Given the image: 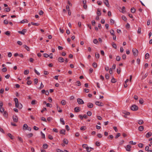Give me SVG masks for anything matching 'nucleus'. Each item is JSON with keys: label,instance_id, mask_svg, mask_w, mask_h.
I'll return each instance as SVG.
<instances>
[{"label": "nucleus", "instance_id": "393cba45", "mask_svg": "<svg viewBox=\"0 0 152 152\" xmlns=\"http://www.w3.org/2000/svg\"><path fill=\"white\" fill-rule=\"evenodd\" d=\"M131 11L132 13H134L135 12L136 10L134 7H132L131 9Z\"/></svg>", "mask_w": 152, "mask_h": 152}, {"label": "nucleus", "instance_id": "680f3d73", "mask_svg": "<svg viewBox=\"0 0 152 152\" xmlns=\"http://www.w3.org/2000/svg\"><path fill=\"white\" fill-rule=\"evenodd\" d=\"M113 135H110L109 136V137H108V139H110L111 140H112L113 139Z\"/></svg>", "mask_w": 152, "mask_h": 152}, {"label": "nucleus", "instance_id": "c85d7f7f", "mask_svg": "<svg viewBox=\"0 0 152 152\" xmlns=\"http://www.w3.org/2000/svg\"><path fill=\"white\" fill-rule=\"evenodd\" d=\"M138 123L139 124H142L143 123V121L142 120H140L138 121Z\"/></svg>", "mask_w": 152, "mask_h": 152}, {"label": "nucleus", "instance_id": "6e6552de", "mask_svg": "<svg viewBox=\"0 0 152 152\" xmlns=\"http://www.w3.org/2000/svg\"><path fill=\"white\" fill-rule=\"evenodd\" d=\"M125 147L126 148V150L127 151H131V146L130 145H127L126 146V147Z\"/></svg>", "mask_w": 152, "mask_h": 152}, {"label": "nucleus", "instance_id": "f257e3e1", "mask_svg": "<svg viewBox=\"0 0 152 152\" xmlns=\"http://www.w3.org/2000/svg\"><path fill=\"white\" fill-rule=\"evenodd\" d=\"M131 109L133 111H136L138 109V107L135 104H133L131 107Z\"/></svg>", "mask_w": 152, "mask_h": 152}, {"label": "nucleus", "instance_id": "20e7f679", "mask_svg": "<svg viewBox=\"0 0 152 152\" xmlns=\"http://www.w3.org/2000/svg\"><path fill=\"white\" fill-rule=\"evenodd\" d=\"M12 119H13V121L14 122H18V118L16 115H13L12 116Z\"/></svg>", "mask_w": 152, "mask_h": 152}, {"label": "nucleus", "instance_id": "f704fd0d", "mask_svg": "<svg viewBox=\"0 0 152 152\" xmlns=\"http://www.w3.org/2000/svg\"><path fill=\"white\" fill-rule=\"evenodd\" d=\"M29 73V71L28 70H26L24 71V73L25 75H27Z\"/></svg>", "mask_w": 152, "mask_h": 152}, {"label": "nucleus", "instance_id": "603ef678", "mask_svg": "<svg viewBox=\"0 0 152 152\" xmlns=\"http://www.w3.org/2000/svg\"><path fill=\"white\" fill-rule=\"evenodd\" d=\"M121 136V134L120 133H118L117 134L116 136H115V138L116 139L118 137H120Z\"/></svg>", "mask_w": 152, "mask_h": 152}, {"label": "nucleus", "instance_id": "3c124183", "mask_svg": "<svg viewBox=\"0 0 152 152\" xmlns=\"http://www.w3.org/2000/svg\"><path fill=\"white\" fill-rule=\"evenodd\" d=\"M33 135V134L32 133H30L28 134L27 135V136L29 137H32Z\"/></svg>", "mask_w": 152, "mask_h": 152}, {"label": "nucleus", "instance_id": "58836bf2", "mask_svg": "<svg viewBox=\"0 0 152 152\" xmlns=\"http://www.w3.org/2000/svg\"><path fill=\"white\" fill-rule=\"evenodd\" d=\"M110 34L112 35L114 34V31L113 29H111V30H110Z\"/></svg>", "mask_w": 152, "mask_h": 152}, {"label": "nucleus", "instance_id": "0eeeda50", "mask_svg": "<svg viewBox=\"0 0 152 152\" xmlns=\"http://www.w3.org/2000/svg\"><path fill=\"white\" fill-rule=\"evenodd\" d=\"M26 31L27 30L26 29H23L21 31H18V33L20 34L24 35L25 34V33L26 32Z\"/></svg>", "mask_w": 152, "mask_h": 152}, {"label": "nucleus", "instance_id": "e2e57ef3", "mask_svg": "<svg viewBox=\"0 0 152 152\" xmlns=\"http://www.w3.org/2000/svg\"><path fill=\"white\" fill-rule=\"evenodd\" d=\"M122 18L125 21H126V17L124 16V15H123L122 17Z\"/></svg>", "mask_w": 152, "mask_h": 152}, {"label": "nucleus", "instance_id": "c756f323", "mask_svg": "<svg viewBox=\"0 0 152 152\" xmlns=\"http://www.w3.org/2000/svg\"><path fill=\"white\" fill-rule=\"evenodd\" d=\"M19 140L21 142H23V140L22 139V138L20 137H18Z\"/></svg>", "mask_w": 152, "mask_h": 152}, {"label": "nucleus", "instance_id": "13d9d810", "mask_svg": "<svg viewBox=\"0 0 152 152\" xmlns=\"http://www.w3.org/2000/svg\"><path fill=\"white\" fill-rule=\"evenodd\" d=\"M46 105L48 107H52V105L51 104H50L49 103H48L46 104Z\"/></svg>", "mask_w": 152, "mask_h": 152}, {"label": "nucleus", "instance_id": "7ed1b4c3", "mask_svg": "<svg viewBox=\"0 0 152 152\" xmlns=\"http://www.w3.org/2000/svg\"><path fill=\"white\" fill-rule=\"evenodd\" d=\"M14 101L15 102V107H16L18 108H19V103L18 99L17 98H15L14 99Z\"/></svg>", "mask_w": 152, "mask_h": 152}, {"label": "nucleus", "instance_id": "aec40b11", "mask_svg": "<svg viewBox=\"0 0 152 152\" xmlns=\"http://www.w3.org/2000/svg\"><path fill=\"white\" fill-rule=\"evenodd\" d=\"M149 54L148 53H147L145 55V58L146 59H148L149 58Z\"/></svg>", "mask_w": 152, "mask_h": 152}, {"label": "nucleus", "instance_id": "cd10ccee", "mask_svg": "<svg viewBox=\"0 0 152 152\" xmlns=\"http://www.w3.org/2000/svg\"><path fill=\"white\" fill-rule=\"evenodd\" d=\"M60 121L62 123V124L63 125L65 124V122L63 120V119L62 118H60Z\"/></svg>", "mask_w": 152, "mask_h": 152}, {"label": "nucleus", "instance_id": "a19ab883", "mask_svg": "<svg viewBox=\"0 0 152 152\" xmlns=\"http://www.w3.org/2000/svg\"><path fill=\"white\" fill-rule=\"evenodd\" d=\"M10 32L9 31H6L5 33V34L6 35H7V36H10Z\"/></svg>", "mask_w": 152, "mask_h": 152}, {"label": "nucleus", "instance_id": "6ab92c4d", "mask_svg": "<svg viewBox=\"0 0 152 152\" xmlns=\"http://www.w3.org/2000/svg\"><path fill=\"white\" fill-rule=\"evenodd\" d=\"M28 20L27 19H24L23 20H22L20 21V23H28Z\"/></svg>", "mask_w": 152, "mask_h": 152}, {"label": "nucleus", "instance_id": "49530a36", "mask_svg": "<svg viewBox=\"0 0 152 152\" xmlns=\"http://www.w3.org/2000/svg\"><path fill=\"white\" fill-rule=\"evenodd\" d=\"M140 103L141 104H142L143 103V100L142 99H140L139 101Z\"/></svg>", "mask_w": 152, "mask_h": 152}, {"label": "nucleus", "instance_id": "79ce46f5", "mask_svg": "<svg viewBox=\"0 0 152 152\" xmlns=\"http://www.w3.org/2000/svg\"><path fill=\"white\" fill-rule=\"evenodd\" d=\"M106 79L108 80L109 78V75L108 74H106L105 75Z\"/></svg>", "mask_w": 152, "mask_h": 152}, {"label": "nucleus", "instance_id": "2f4dec72", "mask_svg": "<svg viewBox=\"0 0 152 152\" xmlns=\"http://www.w3.org/2000/svg\"><path fill=\"white\" fill-rule=\"evenodd\" d=\"M4 110L3 107H1L0 108V112L2 113L4 111Z\"/></svg>", "mask_w": 152, "mask_h": 152}, {"label": "nucleus", "instance_id": "09e8293b", "mask_svg": "<svg viewBox=\"0 0 152 152\" xmlns=\"http://www.w3.org/2000/svg\"><path fill=\"white\" fill-rule=\"evenodd\" d=\"M122 11L121 12L122 13H124L125 10V7H123L121 9Z\"/></svg>", "mask_w": 152, "mask_h": 152}, {"label": "nucleus", "instance_id": "2eb2a0df", "mask_svg": "<svg viewBox=\"0 0 152 152\" xmlns=\"http://www.w3.org/2000/svg\"><path fill=\"white\" fill-rule=\"evenodd\" d=\"M152 135V133L151 132H148L146 135V137L147 138L150 137Z\"/></svg>", "mask_w": 152, "mask_h": 152}, {"label": "nucleus", "instance_id": "a211bd4d", "mask_svg": "<svg viewBox=\"0 0 152 152\" xmlns=\"http://www.w3.org/2000/svg\"><path fill=\"white\" fill-rule=\"evenodd\" d=\"M144 129V127L143 126H140L138 127V130L140 131H142Z\"/></svg>", "mask_w": 152, "mask_h": 152}, {"label": "nucleus", "instance_id": "4c0bfd02", "mask_svg": "<svg viewBox=\"0 0 152 152\" xmlns=\"http://www.w3.org/2000/svg\"><path fill=\"white\" fill-rule=\"evenodd\" d=\"M43 147L44 148L46 149L48 147V145L47 144H44L43 145Z\"/></svg>", "mask_w": 152, "mask_h": 152}, {"label": "nucleus", "instance_id": "9b49d317", "mask_svg": "<svg viewBox=\"0 0 152 152\" xmlns=\"http://www.w3.org/2000/svg\"><path fill=\"white\" fill-rule=\"evenodd\" d=\"M64 61V59L62 57H60L58 58V61L60 62H63Z\"/></svg>", "mask_w": 152, "mask_h": 152}, {"label": "nucleus", "instance_id": "ddd939ff", "mask_svg": "<svg viewBox=\"0 0 152 152\" xmlns=\"http://www.w3.org/2000/svg\"><path fill=\"white\" fill-rule=\"evenodd\" d=\"M28 126L26 124H24L23 126V130H27V128H28Z\"/></svg>", "mask_w": 152, "mask_h": 152}, {"label": "nucleus", "instance_id": "69168bd1", "mask_svg": "<svg viewBox=\"0 0 152 152\" xmlns=\"http://www.w3.org/2000/svg\"><path fill=\"white\" fill-rule=\"evenodd\" d=\"M4 24H7L9 22L7 20H4Z\"/></svg>", "mask_w": 152, "mask_h": 152}, {"label": "nucleus", "instance_id": "5fc2aeb1", "mask_svg": "<svg viewBox=\"0 0 152 152\" xmlns=\"http://www.w3.org/2000/svg\"><path fill=\"white\" fill-rule=\"evenodd\" d=\"M41 120L43 121H44L46 122H47L45 118L44 117H41Z\"/></svg>", "mask_w": 152, "mask_h": 152}, {"label": "nucleus", "instance_id": "72a5a7b5", "mask_svg": "<svg viewBox=\"0 0 152 152\" xmlns=\"http://www.w3.org/2000/svg\"><path fill=\"white\" fill-rule=\"evenodd\" d=\"M86 129V126H82L80 128V129L82 130H84Z\"/></svg>", "mask_w": 152, "mask_h": 152}, {"label": "nucleus", "instance_id": "39448f33", "mask_svg": "<svg viewBox=\"0 0 152 152\" xmlns=\"http://www.w3.org/2000/svg\"><path fill=\"white\" fill-rule=\"evenodd\" d=\"M77 102L79 104H83L84 103L83 100L80 98H78L77 99Z\"/></svg>", "mask_w": 152, "mask_h": 152}, {"label": "nucleus", "instance_id": "e433bc0d", "mask_svg": "<svg viewBox=\"0 0 152 152\" xmlns=\"http://www.w3.org/2000/svg\"><path fill=\"white\" fill-rule=\"evenodd\" d=\"M117 72L118 74H119L121 72V68L120 67H119L117 69Z\"/></svg>", "mask_w": 152, "mask_h": 152}, {"label": "nucleus", "instance_id": "4be33fe9", "mask_svg": "<svg viewBox=\"0 0 152 152\" xmlns=\"http://www.w3.org/2000/svg\"><path fill=\"white\" fill-rule=\"evenodd\" d=\"M123 113L126 115H129L130 114V113L129 112L126 111H123Z\"/></svg>", "mask_w": 152, "mask_h": 152}, {"label": "nucleus", "instance_id": "052dcab7", "mask_svg": "<svg viewBox=\"0 0 152 152\" xmlns=\"http://www.w3.org/2000/svg\"><path fill=\"white\" fill-rule=\"evenodd\" d=\"M96 145L98 146H100V143L99 142H98V141H96Z\"/></svg>", "mask_w": 152, "mask_h": 152}, {"label": "nucleus", "instance_id": "b1692460", "mask_svg": "<svg viewBox=\"0 0 152 152\" xmlns=\"http://www.w3.org/2000/svg\"><path fill=\"white\" fill-rule=\"evenodd\" d=\"M57 109L58 110V111L59 112H60V113H61L62 112V110H61L60 108V107H59L58 106L57 104Z\"/></svg>", "mask_w": 152, "mask_h": 152}, {"label": "nucleus", "instance_id": "8fccbe9b", "mask_svg": "<svg viewBox=\"0 0 152 152\" xmlns=\"http://www.w3.org/2000/svg\"><path fill=\"white\" fill-rule=\"evenodd\" d=\"M121 59V57L119 56H117L116 58V60L118 61H120Z\"/></svg>", "mask_w": 152, "mask_h": 152}, {"label": "nucleus", "instance_id": "4d7b16f0", "mask_svg": "<svg viewBox=\"0 0 152 152\" xmlns=\"http://www.w3.org/2000/svg\"><path fill=\"white\" fill-rule=\"evenodd\" d=\"M41 134L42 136V137L43 138L45 139V134L44 133H43L42 132H41Z\"/></svg>", "mask_w": 152, "mask_h": 152}, {"label": "nucleus", "instance_id": "dca6fc26", "mask_svg": "<svg viewBox=\"0 0 152 152\" xmlns=\"http://www.w3.org/2000/svg\"><path fill=\"white\" fill-rule=\"evenodd\" d=\"M97 14L98 16H100L101 15V13L100 12V9L98 8L97 9Z\"/></svg>", "mask_w": 152, "mask_h": 152}, {"label": "nucleus", "instance_id": "4468645a", "mask_svg": "<svg viewBox=\"0 0 152 152\" xmlns=\"http://www.w3.org/2000/svg\"><path fill=\"white\" fill-rule=\"evenodd\" d=\"M65 130L64 129H63L60 130V134H63L64 135H65Z\"/></svg>", "mask_w": 152, "mask_h": 152}, {"label": "nucleus", "instance_id": "864d4df0", "mask_svg": "<svg viewBox=\"0 0 152 152\" xmlns=\"http://www.w3.org/2000/svg\"><path fill=\"white\" fill-rule=\"evenodd\" d=\"M95 55V56H96V58H99V53H96Z\"/></svg>", "mask_w": 152, "mask_h": 152}, {"label": "nucleus", "instance_id": "ea45409f", "mask_svg": "<svg viewBox=\"0 0 152 152\" xmlns=\"http://www.w3.org/2000/svg\"><path fill=\"white\" fill-rule=\"evenodd\" d=\"M8 115V114H7V111H4V114H3V115L4 116V117H6V116H7Z\"/></svg>", "mask_w": 152, "mask_h": 152}, {"label": "nucleus", "instance_id": "473e14b6", "mask_svg": "<svg viewBox=\"0 0 152 152\" xmlns=\"http://www.w3.org/2000/svg\"><path fill=\"white\" fill-rule=\"evenodd\" d=\"M37 103V101L35 100H33L31 102V104H35Z\"/></svg>", "mask_w": 152, "mask_h": 152}, {"label": "nucleus", "instance_id": "f8f14e48", "mask_svg": "<svg viewBox=\"0 0 152 152\" xmlns=\"http://www.w3.org/2000/svg\"><path fill=\"white\" fill-rule=\"evenodd\" d=\"M75 111L76 112H78L80 111V109L79 107H76L74 109Z\"/></svg>", "mask_w": 152, "mask_h": 152}, {"label": "nucleus", "instance_id": "0e129e2a", "mask_svg": "<svg viewBox=\"0 0 152 152\" xmlns=\"http://www.w3.org/2000/svg\"><path fill=\"white\" fill-rule=\"evenodd\" d=\"M84 91L87 93L89 92V90L88 89L85 88L84 89Z\"/></svg>", "mask_w": 152, "mask_h": 152}, {"label": "nucleus", "instance_id": "bb28decb", "mask_svg": "<svg viewBox=\"0 0 152 152\" xmlns=\"http://www.w3.org/2000/svg\"><path fill=\"white\" fill-rule=\"evenodd\" d=\"M24 48L27 50L28 51H30V48H29L27 46V45H24Z\"/></svg>", "mask_w": 152, "mask_h": 152}, {"label": "nucleus", "instance_id": "5701e85b", "mask_svg": "<svg viewBox=\"0 0 152 152\" xmlns=\"http://www.w3.org/2000/svg\"><path fill=\"white\" fill-rule=\"evenodd\" d=\"M63 142L66 144H67L68 142V140L66 139H64L63 140Z\"/></svg>", "mask_w": 152, "mask_h": 152}, {"label": "nucleus", "instance_id": "6e6d98bb", "mask_svg": "<svg viewBox=\"0 0 152 152\" xmlns=\"http://www.w3.org/2000/svg\"><path fill=\"white\" fill-rule=\"evenodd\" d=\"M10 7L7 8L5 9V11L6 12H9L10 11Z\"/></svg>", "mask_w": 152, "mask_h": 152}, {"label": "nucleus", "instance_id": "a878e982", "mask_svg": "<svg viewBox=\"0 0 152 152\" xmlns=\"http://www.w3.org/2000/svg\"><path fill=\"white\" fill-rule=\"evenodd\" d=\"M112 83H114L116 82V80L114 77H113L111 81Z\"/></svg>", "mask_w": 152, "mask_h": 152}, {"label": "nucleus", "instance_id": "423d86ee", "mask_svg": "<svg viewBox=\"0 0 152 152\" xmlns=\"http://www.w3.org/2000/svg\"><path fill=\"white\" fill-rule=\"evenodd\" d=\"M95 104L96 105L100 106H103L104 105L103 103L99 101H96L95 102Z\"/></svg>", "mask_w": 152, "mask_h": 152}, {"label": "nucleus", "instance_id": "f3484780", "mask_svg": "<svg viewBox=\"0 0 152 152\" xmlns=\"http://www.w3.org/2000/svg\"><path fill=\"white\" fill-rule=\"evenodd\" d=\"M7 135L10 138V139L12 140L14 138V137L12 136L10 133H8L7 134Z\"/></svg>", "mask_w": 152, "mask_h": 152}, {"label": "nucleus", "instance_id": "a18cd8bd", "mask_svg": "<svg viewBox=\"0 0 152 152\" xmlns=\"http://www.w3.org/2000/svg\"><path fill=\"white\" fill-rule=\"evenodd\" d=\"M92 66H93V67H94L95 68H96L97 67V64L96 63V62H94L93 63V64H92Z\"/></svg>", "mask_w": 152, "mask_h": 152}, {"label": "nucleus", "instance_id": "c03bdc74", "mask_svg": "<svg viewBox=\"0 0 152 152\" xmlns=\"http://www.w3.org/2000/svg\"><path fill=\"white\" fill-rule=\"evenodd\" d=\"M98 41L96 39H94L93 42L95 44H97V43L98 42Z\"/></svg>", "mask_w": 152, "mask_h": 152}, {"label": "nucleus", "instance_id": "bf43d9fd", "mask_svg": "<svg viewBox=\"0 0 152 152\" xmlns=\"http://www.w3.org/2000/svg\"><path fill=\"white\" fill-rule=\"evenodd\" d=\"M129 143L133 145H135L136 144V142H133V141H131L129 142Z\"/></svg>", "mask_w": 152, "mask_h": 152}, {"label": "nucleus", "instance_id": "1a4fd4ad", "mask_svg": "<svg viewBox=\"0 0 152 152\" xmlns=\"http://www.w3.org/2000/svg\"><path fill=\"white\" fill-rule=\"evenodd\" d=\"M104 2L107 7H109L110 5L108 2V0H104Z\"/></svg>", "mask_w": 152, "mask_h": 152}, {"label": "nucleus", "instance_id": "774afa93", "mask_svg": "<svg viewBox=\"0 0 152 152\" xmlns=\"http://www.w3.org/2000/svg\"><path fill=\"white\" fill-rule=\"evenodd\" d=\"M57 152H66L65 151H64V152L63 151H62V150H61L60 149H57Z\"/></svg>", "mask_w": 152, "mask_h": 152}, {"label": "nucleus", "instance_id": "7c9ffc66", "mask_svg": "<svg viewBox=\"0 0 152 152\" xmlns=\"http://www.w3.org/2000/svg\"><path fill=\"white\" fill-rule=\"evenodd\" d=\"M31 24L32 25H35V26H39V23H34L33 22H31Z\"/></svg>", "mask_w": 152, "mask_h": 152}, {"label": "nucleus", "instance_id": "37998d69", "mask_svg": "<svg viewBox=\"0 0 152 152\" xmlns=\"http://www.w3.org/2000/svg\"><path fill=\"white\" fill-rule=\"evenodd\" d=\"M87 114L89 116H90L92 114V113L91 111H88L87 112Z\"/></svg>", "mask_w": 152, "mask_h": 152}, {"label": "nucleus", "instance_id": "c9c22d12", "mask_svg": "<svg viewBox=\"0 0 152 152\" xmlns=\"http://www.w3.org/2000/svg\"><path fill=\"white\" fill-rule=\"evenodd\" d=\"M112 45L113 47V48H114L115 49L116 48L117 46H116V44L115 43L113 42L112 43Z\"/></svg>", "mask_w": 152, "mask_h": 152}, {"label": "nucleus", "instance_id": "de8ad7c7", "mask_svg": "<svg viewBox=\"0 0 152 152\" xmlns=\"http://www.w3.org/2000/svg\"><path fill=\"white\" fill-rule=\"evenodd\" d=\"M138 146L140 148H142L143 147V145L142 143H140L138 144Z\"/></svg>", "mask_w": 152, "mask_h": 152}, {"label": "nucleus", "instance_id": "412c9836", "mask_svg": "<svg viewBox=\"0 0 152 152\" xmlns=\"http://www.w3.org/2000/svg\"><path fill=\"white\" fill-rule=\"evenodd\" d=\"M61 103L63 105H65L66 104V101L64 100H62L61 102Z\"/></svg>", "mask_w": 152, "mask_h": 152}, {"label": "nucleus", "instance_id": "f03ea898", "mask_svg": "<svg viewBox=\"0 0 152 152\" xmlns=\"http://www.w3.org/2000/svg\"><path fill=\"white\" fill-rule=\"evenodd\" d=\"M132 52L134 56H137L138 55V51L136 48H133Z\"/></svg>", "mask_w": 152, "mask_h": 152}, {"label": "nucleus", "instance_id": "338daca9", "mask_svg": "<svg viewBox=\"0 0 152 152\" xmlns=\"http://www.w3.org/2000/svg\"><path fill=\"white\" fill-rule=\"evenodd\" d=\"M2 71L3 72H6L7 71V69L6 67H4L2 69Z\"/></svg>", "mask_w": 152, "mask_h": 152}, {"label": "nucleus", "instance_id": "9d476101", "mask_svg": "<svg viewBox=\"0 0 152 152\" xmlns=\"http://www.w3.org/2000/svg\"><path fill=\"white\" fill-rule=\"evenodd\" d=\"M87 106L88 107L90 108H92L93 107V104L92 103H88L87 104Z\"/></svg>", "mask_w": 152, "mask_h": 152}]
</instances>
